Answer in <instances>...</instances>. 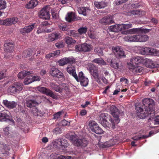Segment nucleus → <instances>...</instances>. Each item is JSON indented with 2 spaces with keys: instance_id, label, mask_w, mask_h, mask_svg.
Here are the masks:
<instances>
[{
  "instance_id": "obj_1",
  "label": "nucleus",
  "mask_w": 159,
  "mask_h": 159,
  "mask_svg": "<svg viewBox=\"0 0 159 159\" xmlns=\"http://www.w3.org/2000/svg\"><path fill=\"white\" fill-rule=\"evenodd\" d=\"M143 105L145 107H144V110L140 106H135V109L137 113H140L139 116L142 119H144L145 117L149 116L151 115L153 116L155 113L154 106L155 102L151 98H145L142 100Z\"/></svg>"
},
{
  "instance_id": "obj_2",
  "label": "nucleus",
  "mask_w": 159,
  "mask_h": 159,
  "mask_svg": "<svg viewBox=\"0 0 159 159\" xmlns=\"http://www.w3.org/2000/svg\"><path fill=\"white\" fill-rule=\"evenodd\" d=\"M149 39L148 36L145 34H139L133 35H127L124 38V40L127 42H143L147 41Z\"/></svg>"
},
{
  "instance_id": "obj_3",
  "label": "nucleus",
  "mask_w": 159,
  "mask_h": 159,
  "mask_svg": "<svg viewBox=\"0 0 159 159\" xmlns=\"http://www.w3.org/2000/svg\"><path fill=\"white\" fill-rule=\"evenodd\" d=\"M145 58L144 57L137 56L134 57L130 59V61L128 62L127 64L129 68H132L134 66L137 65L139 63H144Z\"/></svg>"
},
{
  "instance_id": "obj_4",
  "label": "nucleus",
  "mask_w": 159,
  "mask_h": 159,
  "mask_svg": "<svg viewBox=\"0 0 159 159\" xmlns=\"http://www.w3.org/2000/svg\"><path fill=\"white\" fill-rule=\"evenodd\" d=\"M23 86V84L20 83L15 82L8 87L7 90L12 93H19L22 90Z\"/></svg>"
},
{
  "instance_id": "obj_5",
  "label": "nucleus",
  "mask_w": 159,
  "mask_h": 159,
  "mask_svg": "<svg viewBox=\"0 0 159 159\" xmlns=\"http://www.w3.org/2000/svg\"><path fill=\"white\" fill-rule=\"evenodd\" d=\"M50 7L49 5L43 7L39 12V16L40 18L45 20H49L50 18L49 12Z\"/></svg>"
},
{
  "instance_id": "obj_6",
  "label": "nucleus",
  "mask_w": 159,
  "mask_h": 159,
  "mask_svg": "<svg viewBox=\"0 0 159 159\" xmlns=\"http://www.w3.org/2000/svg\"><path fill=\"white\" fill-rule=\"evenodd\" d=\"M75 48L76 52H87L90 51L92 49V46L86 43H83L76 45Z\"/></svg>"
},
{
  "instance_id": "obj_7",
  "label": "nucleus",
  "mask_w": 159,
  "mask_h": 159,
  "mask_svg": "<svg viewBox=\"0 0 159 159\" xmlns=\"http://www.w3.org/2000/svg\"><path fill=\"white\" fill-rule=\"evenodd\" d=\"M90 129L92 132L98 134H101L103 133L102 130L99 127L98 124L94 121H92L89 123Z\"/></svg>"
},
{
  "instance_id": "obj_8",
  "label": "nucleus",
  "mask_w": 159,
  "mask_h": 159,
  "mask_svg": "<svg viewBox=\"0 0 159 159\" xmlns=\"http://www.w3.org/2000/svg\"><path fill=\"white\" fill-rule=\"evenodd\" d=\"M98 116L99 123L104 127H107L108 126L107 119H110V116L106 113H102L99 115Z\"/></svg>"
},
{
  "instance_id": "obj_9",
  "label": "nucleus",
  "mask_w": 159,
  "mask_h": 159,
  "mask_svg": "<svg viewBox=\"0 0 159 159\" xmlns=\"http://www.w3.org/2000/svg\"><path fill=\"white\" fill-rule=\"evenodd\" d=\"M89 70L95 80L98 83H100V81L99 78L98 74V67L95 66L93 64H90L89 65Z\"/></svg>"
},
{
  "instance_id": "obj_10",
  "label": "nucleus",
  "mask_w": 159,
  "mask_h": 159,
  "mask_svg": "<svg viewBox=\"0 0 159 159\" xmlns=\"http://www.w3.org/2000/svg\"><path fill=\"white\" fill-rule=\"evenodd\" d=\"M39 90L40 92L45 94L47 96H49L54 99H57V95L51 90L45 87H41L39 89Z\"/></svg>"
},
{
  "instance_id": "obj_11",
  "label": "nucleus",
  "mask_w": 159,
  "mask_h": 159,
  "mask_svg": "<svg viewBox=\"0 0 159 159\" xmlns=\"http://www.w3.org/2000/svg\"><path fill=\"white\" fill-rule=\"evenodd\" d=\"M78 80H76L78 82H80L81 85L83 86H86L89 83L88 79L84 75L82 72L80 71L79 73V76H78Z\"/></svg>"
},
{
  "instance_id": "obj_12",
  "label": "nucleus",
  "mask_w": 159,
  "mask_h": 159,
  "mask_svg": "<svg viewBox=\"0 0 159 159\" xmlns=\"http://www.w3.org/2000/svg\"><path fill=\"white\" fill-rule=\"evenodd\" d=\"M112 50L117 58H120L125 57L124 51L119 47L112 48Z\"/></svg>"
},
{
  "instance_id": "obj_13",
  "label": "nucleus",
  "mask_w": 159,
  "mask_h": 159,
  "mask_svg": "<svg viewBox=\"0 0 159 159\" xmlns=\"http://www.w3.org/2000/svg\"><path fill=\"white\" fill-rule=\"evenodd\" d=\"M111 113L114 118L116 123H119L120 120L119 118V112L117 108L115 106L112 105L110 108Z\"/></svg>"
},
{
  "instance_id": "obj_14",
  "label": "nucleus",
  "mask_w": 159,
  "mask_h": 159,
  "mask_svg": "<svg viewBox=\"0 0 159 159\" xmlns=\"http://www.w3.org/2000/svg\"><path fill=\"white\" fill-rule=\"evenodd\" d=\"M4 50L6 53H11L14 51V44L12 42L5 41L4 45Z\"/></svg>"
},
{
  "instance_id": "obj_15",
  "label": "nucleus",
  "mask_w": 159,
  "mask_h": 159,
  "mask_svg": "<svg viewBox=\"0 0 159 159\" xmlns=\"http://www.w3.org/2000/svg\"><path fill=\"white\" fill-rule=\"evenodd\" d=\"M88 144V142L85 138L76 139L73 142L74 145L81 148L85 147Z\"/></svg>"
},
{
  "instance_id": "obj_16",
  "label": "nucleus",
  "mask_w": 159,
  "mask_h": 159,
  "mask_svg": "<svg viewBox=\"0 0 159 159\" xmlns=\"http://www.w3.org/2000/svg\"><path fill=\"white\" fill-rule=\"evenodd\" d=\"M2 104L5 107L9 109L15 108L17 105V103L16 102L9 101L6 99L3 101Z\"/></svg>"
},
{
  "instance_id": "obj_17",
  "label": "nucleus",
  "mask_w": 159,
  "mask_h": 159,
  "mask_svg": "<svg viewBox=\"0 0 159 159\" xmlns=\"http://www.w3.org/2000/svg\"><path fill=\"white\" fill-rule=\"evenodd\" d=\"M75 61V59L74 58L69 57L61 59L58 61V62L59 66H63L67 63H72Z\"/></svg>"
},
{
  "instance_id": "obj_18",
  "label": "nucleus",
  "mask_w": 159,
  "mask_h": 159,
  "mask_svg": "<svg viewBox=\"0 0 159 159\" xmlns=\"http://www.w3.org/2000/svg\"><path fill=\"white\" fill-rule=\"evenodd\" d=\"M75 67L72 65L68 66L66 68V70L69 74L73 76L76 80H78V75L76 72Z\"/></svg>"
},
{
  "instance_id": "obj_19",
  "label": "nucleus",
  "mask_w": 159,
  "mask_h": 159,
  "mask_svg": "<svg viewBox=\"0 0 159 159\" xmlns=\"http://www.w3.org/2000/svg\"><path fill=\"white\" fill-rule=\"evenodd\" d=\"M9 112L7 110L0 112V121H6L7 120H9Z\"/></svg>"
},
{
  "instance_id": "obj_20",
  "label": "nucleus",
  "mask_w": 159,
  "mask_h": 159,
  "mask_svg": "<svg viewBox=\"0 0 159 159\" xmlns=\"http://www.w3.org/2000/svg\"><path fill=\"white\" fill-rule=\"evenodd\" d=\"M35 24L29 25L21 29L20 32L22 34H27L31 32L35 27Z\"/></svg>"
},
{
  "instance_id": "obj_21",
  "label": "nucleus",
  "mask_w": 159,
  "mask_h": 159,
  "mask_svg": "<svg viewBox=\"0 0 159 159\" xmlns=\"http://www.w3.org/2000/svg\"><path fill=\"white\" fill-rule=\"evenodd\" d=\"M100 22L104 25L114 23V21L111 17L107 16L101 19Z\"/></svg>"
},
{
  "instance_id": "obj_22",
  "label": "nucleus",
  "mask_w": 159,
  "mask_h": 159,
  "mask_svg": "<svg viewBox=\"0 0 159 159\" xmlns=\"http://www.w3.org/2000/svg\"><path fill=\"white\" fill-rule=\"evenodd\" d=\"M107 62L109 63L111 66L115 69L119 68V64L117 62L115 59H108Z\"/></svg>"
},
{
  "instance_id": "obj_23",
  "label": "nucleus",
  "mask_w": 159,
  "mask_h": 159,
  "mask_svg": "<svg viewBox=\"0 0 159 159\" xmlns=\"http://www.w3.org/2000/svg\"><path fill=\"white\" fill-rule=\"evenodd\" d=\"M32 73H33L32 71L23 70L18 73V77L19 79H23L26 76L31 74Z\"/></svg>"
},
{
  "instance_id": "obj_24",
  "label": "nucleus",
  "mask_w": 159,
  "mask_h": 159,
  "mask_svg": "<svg viewBox=\"0 0 159 159\" xmlns=\"http://www.w3.org/2000/svg\"><path fill=\"white\" fill-rule=\"evenodd\" d=\"M121 27L120 24H116L110 26L108 29L111 31L117 32L121 31Z\"/></svg>"
},
{
  "instance_id": "obj_25",
  "label": "nucleus",
  "mask_w": 159,
  "mask_h": 159,
  "mask_svg": "<svg viewBox=\"0 0 159 159\" xmlns=\"http://www.w3.org/2000/svg\"><path fill=\"white\" fill-rule=\"evenodd\" d=\"M38 4L37 0H31L26 5V7L28 9L33 8Z\"/></svg>"
},
{
  "instance_id": "obj_26",
  "label": "nucleus",
  "mask_w": 159,
  "mask_h": 159,
  "mask_svg": "<svg viewBox=\"0 0 159 159\" xmlns=\"http://www.w3.org/2000/svg\"><path fill=\"white\" fill-rule=\"evenodd\" d=\"M75 19V14L72 12L68 13L65 17L66 21L69 22L74 21Z\"/></svg>"
},
{
  "instance_id": "obj_27",
  "label": "nucleus",
  "mask_w": 159,
  "mask_h": 159,
  "mask_svg": "<svg viewBox=\"0 0 159 159\" xmlns=\"http://www.w3.org/2000/svg\"><path fill=\"white\" fill-rule=\"evenodd\" d=\"M50 86L51 88L54 90L55 91L61 93L62 92L63 89L61 88L59 85H57L53 82L51 83Z\"/></svg>"
},
{
  "instance_id": "obj_28",
  "label": "nucleus",
  "mask_w": 159,
  "mask_h": 159,
  "mask_svg": "<svg viewBox=\"0 0 159 159\" xmlns=\"http://www.w3.org/2000/svg\"><path fill=\"white\" fill-rule=\"evenodd\" d=\"M132 68H129L131 70L132 72L134 74H139L142 72L143 68L140 66H137V65L134 66Z\"/></svg>"
},
{
  "instance_id": "obj_29",
  "label": "nucleus",
  "mask_w": 159,
  "mask_h": 159,
  "mask_svg": "<svg viewBox=\"0 0 159 159\" xmlns=\"http://www.w3.org/2000/svg\"><path fill=\"white\" fill-rule=\"evenodd\" d=\"M94 5L98 9L103 8L107 6V3L104 1L95 2Z\"/></svg>"
},
{
  "instance_id": "obj_30",
  "label": "nucleus",
  "mask_w": 159,
  "mask_h": 159,
  "mask_svg": "<svg viewBox=\"0 0 159 159\" xmlns=\"http://www.w3.org/2000/svg\"><path fill=\"white\" fill-rule=\"evenodd\" d=\"M32 112L33 114L35 116H43L44 113L36 108L34 107L33 109Z\"/></svg>"
},
{
  "instance_id": "obj_31",
  "label": "nucleus",
  "mask_w": 159,
  "mask_h": 159,
  "mask_svg": "<svg viewBox=\"0 0 159 159\" xmlns=\"http://www.w3.org/2000/svg\"><path fill=\"white\" fill-rule=\"evenodd\" d=\"M64 41L68 45H72L75 43L76 41L69 37H66L64 39Z\"/></svg>"
},
{
  "instance_id": "obj_32",
  "label": "nucleus",
  "mask_w": 159,
  "mask_h": 159,
  "mask_svg": "<svg viewBox=\"0 0 159 159\" xmlns=\"http://www.w3.org/2000/svg\"><path fill=\"white\" fill-rule=\"evenodd\" d=\"M92 62L98 64L100 65H106V62L101 58L95 59L93 60Z\"/></svg>"
},
{
  "instance_id": "obj_33",
  "label": "nucleus",
  "mask_w": 159,
  "mask_h": 159,
  "mask_svg": "<svg viewBox=\"0 0 159 159\" xmlns=\"http://www.w3.org/2000/svg\"><path fill=\"white\" fill-rule=\"evenodd\" d=\"M40 102H39L34 100H30L26 101V105L28 107L31 108L35 106V104H39Z\"/></svg>"
},
{
  "instance_id": "obj_34",
  "label": "nucleus",
  "mask_w": 159,
  "mask_h": 159,
  "mask_svg": "<svg viewBox=\"0 0 159 159\" xmlns=\"http://www.w3.org/2000/svg\"><path fill=\"white\" fill-rule=\"evenodd\" d=\"M87 10H89V9L88 8L84 7H80L78 9L79 13L84 16H86V11Z\"/></svg>"
},
{
  "instance_id": "obj_35",
  "label": "nucleus",
  "mask_w": 159,
  "mask_h": 159,
  "mask_svg": "<svg viewBox=\"0 0 159 159\" xmlns=\"http://www.w3.org/2000/svg\"><path fill=\"white\" fill-rule=\"evenodd\" d=\"M7 19L8 25H11L12 24H15L18 21V18L17 17Z\"/></svg>"
},
{
  "instance_id": "obj_36",
  "label": "nucleus",
  "mask_w": 159,
  "mask_h": 159,
  "mask_svg": "<svg viewBox=\"0 0 159 159\" xmlns=\"http://www.w3.org/2000/svg\"><path fill=\"white\" fill-rule=\"evenodd\" d=\"M59 29L61 31H66L68 29L67 25L66 23H62L60 24L58 26Z\"/></svg>"
},
{
  "instance_id": "obj_37",
  "label": "nucleus",
  "mask_w": 159,
  "mask_h": 159,
  "mask_svg": "<svg viewBox=\"0 0 159 159\" xmlns=\"http://www.w3.org/2000/svg\"><path fill=\"white\" fill-rule=\"evenodd\" d=\"M140 31L139 28H133L129 29L127 31L128 34H133L138 33Z\"/></svg>"
},
{
  "instance_id": "obj_38",
  "label": "nucleus",
  "mask_w": 159,
  "mask_h": 159,
  "mask_svg": "<svg viewBox=\"0 0 159 159\" xmlns=\"http://www.w3.org/2000/svg\"><path fill=\"white\" fill-rule=\"evenodd\" d=\"M149 49L148 47L142 48L140 50V52L141 54L143 55H148Z\"/></svg>"
},
{
  "instance_id": "obj_39",
  "label": "nucleus",
  "mask_w": 159,
  "mask_h": 159,
  "mask_svg": "<svg viewBox=\"0 0 159 159\" xmlns=\"http://www.w3.org/2000/svg\"><path fill=\"white\" fill-rule=\"evenodd\" d=\"M55 75L54 76V77H56L57 78H64L65 76L63 73L60 71L59 70H58L57 72Z\"/></svg>"
},
{
  "instance_id": "obj_40",
  "label": "nucleus",
  "mask_w": 159,
  "mask_h": 159,
  "mask_svg": "<svg viewBox=\"0 0 159 159\" xmlns=\"http://www.w3.org/2000/svg\"><path fill=\"white\" fill-rule=\"evenodd\" d=\"M58 70L57 68L55 67L51 68L49 72L50 75L54 77Z\"/></svg>"
},
{
  "instance_id": "obj_41",
  "label": "nucleus",
  "mask_w": 159,
  "mask_h": 159,
  "mask_svg": "<svg viewBox=\"0 0 159 159\" xmlns=\"http://www.w3.org/2000/svg\"><path fill=\"white\" fill-rule=\"evenodd\" d=\"M112 140H111L105 143L103 145V148H106L107 147H109L114 145L115 143L112 142Z\"/></svg>"
},
{
  "instance_id": "obj_42",
  "label": "nucleus",
  "mask_w": 159,
  "mask_h": 159,
  "mask_svg": "<svg viewBox=\"0 0 159 159\" xmlns=\"http://www.w3.org/2000/svg\"><path fill=\"white\" fill-rule=\"evenodd\" d=\"M120 25L121 27V30H124L127 29L132 27V25L130 23L127 24H120Z\"/></svg>"
},
{
  "instance_id": "obj_43",
  "label": "nucleus",
  "mask_w": 159,
  "mask_h": 159,
  "mask_svg": "<svg viewBox=\"0 0 159 159\" xmlns=\"http://www.w3.org/2000/svg\"><path fill=\"white\" fill-rule=\"evenodd\" d=\"M32 54V50H25L24 51L22 56L24 57H30Z\"/></svg>"
},
{
  "instance_id": "obj_44",
  "label": "nucleus",
  "mask_w": 159,
  "mask_h": 159,
  "mask_svg": "<svg viewBox=\"0 0 159 159\" xmlns=\"http://www.w3.org/2000/svg\"><path fill=\"white\" fill-rule=\"evenodd\" d=\"M33 82V80L31 76H28L27 78L25 79L24 80V83L25 85H28Z\"/></svg>"
},
{
  "instance_id": "obj_45",
  "label": "nucleus",
  "mask_w": 159,
  "mask_h": 159,
  "mask_svg": "<svg viewBox=\"0 0 159 159\" xmlns=\"http://www.w3.org/2000/svg\"><path fill=\"white\" fill-rule=\"evenodd\" d=\"M67 34L73 37H76L78 36V34L76 33V31L74 30H70L67 31Z\"/></svg>"
},
{
  "instance_id": "obj_46",
  "label": "nucleus",
  "mask_w": 159,
  "mask_h": 159,
  "mask_svg": "<svg viewBox=\"0 0 159 159\" xmlns=\"http://www.w3.org/2000/svg\"><path fill=\"white\" fill-rule=\"evenodd\" d=\"M87 28L86 27H81L78 30L79 33L81 35L83 34H85L87 32Z\"/></svg>"
},
{
  "instance_id": "obj_47",
  "label": "nucleus",
  "mask_w": 159,
  "mask_h": 159,
  "mask_svg": "<svg viewBox=\"0 0 159 159\" xmlns=\"http://www.w3.org/2000/svg\"><path fill=\"white\" fill-rule=\"evenodd\" d=\"M141 13L140 11L137 10H133L130 11L129 12V14L130 15H139Z\"/></svg>"
},
{
  "instance_id": "obj_48",
  "label": "nucleus",
  "mask_w": 159,
  "mask_h": 159,
  "mask_svg": "<svg viewBox=\"0 0 159 159\" xmlns=\"http://www.w3.org/2000/svg\"><path fill=\"white\" fill-rule=\"evenodd\" d=\"M144 61V62H146L147 63L149 64L148 67L150 68L154 67L155 66V64L153 61L150 59H148L146 60H145Z\"/></svg>"
},
{
  "instance_id": "obj_49",
  "label": "nucleus",
  "mask_w": 159,
  "mask_h": 159,
  "mask_svg": "<svg viewBox=\"0 0 159 159\" xmlns=\"http://www.w3.org/2000/svg\"><path fill=\"white\" fill-rule=\"evenodd\" d=\"M6 2L4 1L0 0V9H3L6 8Z\"/></svg>"
},
{
  "instance_id": "obj_50",
  "label": "nucleus",
  "mask_w": 159,
  "mask_h": 159,
  "mask_svg": "<svg viewBox=\"0 0 159 159\" xmlns=\"http://www.w3.org/2000/svg\"><path fill=\"white\" fill-rule=\"evenodd\" d=\"M63 113V111H60L57 112L54 115V119H57L60 118L62 113Z\"/></svg>"
},
{
  "instance_id": "obj_51",
  "label": "nucleus",
  "mask_w": 159,
  "mask_h": 159,
  "mask_svg": "<svg viewBox=\"0 0 159 159\" xmlns=\"http://www.w3.org/2000/svg\"><path fill=\"white\" fill-rule=\"evenodd\" d=\"M61 129L59 127H56L53 130V132L56 134H61Z\"/></svg>"
},
{
  "instance_id": "obj_52",
  "label": "nucleus",
  "mask_w": 159,
  "mask_h": 159,
  "mask_svg": "<svg viewBox=\"0 0 159 159\" xmlns=\"http://www.w3.org/2000/svg\"><path fill=\"white\" fill-rule=\"evenodd\" d=\"M148 55H155L156 49L153 48H149Z\"/></svg>"
},
{
  "instance_id": "obj_53",
  "label": "nucleus",
  "mask_w": 159,
  "mask_h": 159,
  "mask_svg": "<svg viewBox=\"0 0 159 159\" xmlns=\"http://www.w3.org/2000/svg\"><path fill=\"white\" fill-rule=\"evenodd\" d=\"M55 46L58 48H62L64 47V43L61 42L57 43H55Z\"/></svg>"
},
{
  "instance_id": "obj_54",
  "label": "nucleus",
  "mask_w": 159,
  "mask_h": 159,
  "mask_svg": "<svg viewBox=\"0 0 159 159\" xmlns=\"http://www.w3.org/2000/svg\"><path fill=\"white\" fill-rule=\"evenodd\" d=\"M88 34L89 37L91 39H94L96 38V35L93 32L91 31L89 32H88Z\"/></svg>"
},
{
  "instance_id": "obj_55",
  "label": "nucleus",
  "mask_w": 159,
  "mask_h": 159,
  "mask_svg": "<svg viewBox=\"0 0 159 159\" xmlns=\"http://www.w3.org/2000/svg\"><path fill=\"white\" fill-rule=\"evenodd\" d=\"M48 40L49 41H53L55 40L53 33H52L49 35L48 36Z\"/></svg>"
},
{
  "instance_id": "obj_56",
  "label": "nucleus",
  "mask_w": 159,
  "mask_h": 159,
  "mask_svg": "<svg viewBox=\"0 0 159 159\" xmlns=\"http://www.w3.org/2000/svg\"><path fill=\"white\" fill-rule=\"evenodd\" d=\"M109 120L111 121V122L112 125V128L114 129L115 127V124H117L116 123L115 121V118L114 120H112L111 118L110 117V119H109Z\"/></svg>"
},
{
  "instance_id": "obj_57",
  "label": "nucleus",
  "mask_w": 159,
  "mask_h": 159,
  "mask_svg": "<svg viewBox=\"0 0 159 159\" xmlns=\"http://www.w3.org/2000/svg\"><path fill=\"white\" fill-rule=\"evenodd\" d=\"M53 33L54 34L55 40L58 39L61 37V34L59 33L54 32Z\"/></svg>"
},
{
  "instance_id": "obj_58",
  "label": "nucleus",
  "mask_w": 159,
  "mask_h": 159,
  "mask_svg": "<svg viewBox=\"0 0 159 159\" xmlns=\"http://www.w3.org/2000/svg\"><path fill=\"white\" fill-rule=\"evenodd\" d=\"M61 142H62V141H61V139H58L55 141V144L56 146H61V143H61Z\"/></svg>"
},
{
  "instance_id": "obj_59",
  "label": "nucleus",
  "mask_w": 159,
  "mask_h": 159,
  "mask_svg": "<svg viewBox=\"0 0 159 159\" xmlns=\"http://www.w3.org/2000/svg\"><path fill=\"white\" fill-rule=\"evenodd\" d=\"M45 32V30L42 27L40 26L37 31V33L39 34Z\"/></svg>"
},
{
  "instance_id": "obj_60",
  "label": "nucleus",
  "mask_w": 159,
  "mask_h": 159,
  "mask_svg": "<svg viewBox=\"0 0 159 159\" xmlns=\"http://www.w3.org/2000/svg\"><path fill=\"white\" fill-rule=\"evenodd\" d=\"M0 24L5 25H8L7 19L3 20H0Z\"/></svg>"
},
{
  "instance_id": "obj_61",
  "label": "nucleus",
  "mask_w": 159,
  "mask_h": 159,
  "mask_svg": "<svg viewBox=\"0 0 159 159\" xmlns=\"http://www.w3.org/2000/svg\"><path fill=\"white\" fill-rule=\"evenodd\" d=\"M61 141H62V142H61L62 143H61V146H63L65 147L67 146L68 144L66 141V140L61 139Z\"/></svg>"
},
{
  "instance_id": "obj_62",
  "label": "nucleus",
  "mask_w": 159,
  "mask_h": 159,
  "mask_svg": "<svg viewBox=\"0 0 159 159\" xmlns=\"http://www.w3.org/2000/svg\"><path fill=\"white\" fill-rule=\"evenodd\" d=\"M61 124L63 126L69 125L70 122L65 120H63L61 121Z\"/></svg>"
},
{
  "instance_id": "obj_63",
  "label": "nucleus",
  "mask_w": 159,
  "mask_h": 159,
  "mask_svg": "<svg viewBox=\"0 0 159 159\" xmlns=\"http://www.w3.org/2000/svg\"><path fill=\"white\" fill-rule=\"evenodd\" d=\"M102 49L101 48L99 47H97L95 48L94 49V51L98 53H101L102 52Z\"/></svg>"
},
{
  "instance_id": "obj_64",
  "label": "nucleus",
  "mask_w": 159,
  "mask_h": 159,
  "mask_svg": "<svg viewBox=\"0 0 159 159\" xmlns=\"http://www.w3.org/2000/svg\"><path fill=\"white\" fill-rule=\"evenodd\" d=\"M154 124H159V116H157L155 117L154 119Z\"/></svg>"
}]
</instances>
